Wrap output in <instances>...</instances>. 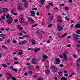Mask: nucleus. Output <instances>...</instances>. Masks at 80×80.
Instances as JSON below:
<instances>
[{"label": "nucleus", "instance_id": "1", "mask_svg": "<svg viewBox=\"0 0 80 80\" xmlns=\"http://www.w3.org/2000/svg\"><path fill=\"white\" fill-rule=\"evenodd\" d=\"M13 18L11 16L10 17L8 20V24H11L13 22Z\"/></svg>", "mask_w": 80, "mask_h": 80}, {"label": "nucleus", "instance_id": "2", "mask_svg": "<svg viewBox=\"0 0 80 80\" xmlns=\"http://www.w3.org/2000/svg\"><path fill=\"white\" fill-rule=\"evenodd\" d=\"M55 60V63H54L55 65L58 64L60 63V59H59V58H56Z\"/></svg>", "mask_w": 80, "mask_h": 80}, {"label": "nucleus", "instance_id": "3", "mask_svg": "<svg viewBox=\"0 0 80 80\" xmlns=\"http://www.w3.org/2000/svg\"><path fill=\"white\" fill-rule=\"evenodd\" d=\"M27 42V41L24 40V41H22L20 42H19V45H25Z\"/></svg>", "mask_w": 80, "mask_h": 80}, {"label": "nucleus", "instance_id": "4", "mask_svg": "<svg viewBox=\"0 0 80 80\" xmlns=\"http://www.w3.org/2000/svg\"><path fill=\"white\" fill-rule=\"evenodd\" d=\"M63 55L64 57V60H65V61H67V60H68V56L66 55V54L65 53H63Z\"/></svg>", "mask_w": 80, "mask_h": 80}, {"label": "nucleus", "instance_id": "5", "mask_svg": "<svg viewBox=\"0 0 80 80\" xmlns=\"http://www.w3.org/2000/svg\"><path fill=\"white\" fill-rule=\"evenodd\" d=\"M43 58L42 59V61L43 62L44 61H45L47 58H48V56L46 55H43L42 56Z\"/></svg>", "mask_w": 80, "mask_h": 80}, {"label": "nucleus", "instance_id": "6", "mask_svg": "<svg viewBox=\"0 0 80 80\" xmlns=\"http://www.w3.org/2000/svg\"><path fill=\"white\" fill-rule=\"evenodd\" d=\"M17 7L18 10V11H21L22 9L23 8V6L21 5H18Z\"/></svg>", "mask_w": 80, "mask_h": 80}, {"label": "nucleus", "instance_id": "7", "mask_svg": "<svg viewBox=\"0 0 80 80\" xmlns=\"http://www.w3.org/2000/svg\"><path fill=\"white\" fill-rule=\"evenodd\" d=\"M58 22H62V18L60 16H58L57 19Z\"/></svg>", "mask_w": 80, "mask_h": 80}, {"label": "nucleus", "instance_id": "8", "mask_svg": "<svg viewBox=\"0 0 80 80\" xmlns=\"http://www.w3.org/2000/svg\"><path fill=\"white\" fill-rule=\"evenodd\" d=\"M32 60H33L32 61V63H33V64H36L37 63L36 62H37V61H38L37 59L34 58L32 59Z\"/></svg>", "mask_w": 80, "mask_h": 80}, {"label": "nucleus", "instance_id": "9", "mask_svg": "<svg viewBox=\"0 0 80 80\" xmlns=\"http://www.w3.org/2000/svg\"><path fill=\"white\" fill-rule=\"evenodd\" d=\"M31 13V15H32V16H34L35 13V11H30Z\"/></svg>", "mask_w": 80, "mask_h": 80}, {"label": "nucleus", "instance_id": "10", "mask_svg": "<svg viewBox=\"0 0 80 80\" xmlns=\"http://www.w3.org/2000/svg\"><path fill=\"white\" fill-rule=\"evenodd\" d=\"M54 18V17H53L52 16H50L49 18V20H48V21H51L53 20Z\"/></svg>", "mask_w": 80, "mask_h": 80}, {"label": "nucleus", "instance_id": "11", "mask_svg": "<svg viewBox=\"0 0 80 80\" xmlns=\"http://www.w3.org/2000/svg\"><path fill=\"white\" fill-rule=\"evenodd\" d=\"M28 20L29 21H31L32 22V23H35V21L33 20V19L32 18H28Z\"/></svg>", "mask_w": 80, "mask_h": 80}, {"label": "nucleus", "instance_id": "12", "mask_svg": "<svg viewBox=\"0 0 80 80\" xmlns=\"http://www.w3.org/2000/svg\"><path fill=\"white\" fill-rule=\"evenodd\" d=\"M63 28L61 26H59V27H58V31H62V30H63Z\"/></svg>", "mask_w": 80, "mask_h": 80}, {"label": "nucleus", "instance_id": "13", "mask_svg": "<svg viewBox=\"0 0 80 80\" xmlns=\"http://www.w3.org/2000/svg\"><path fill=\"white\" fill-rule=\"evenodd\" d=\"M17 28L18 29H19L20 30H23V28L20 27V25H18Z\"/></svg>", "mask_w": 80, "mask_h": 80}, {"label": "nucleus", "instance_id": "14", "mask_svg": "<svg viewBox=\"0 0 80 80\" xmlns=\"http://www.w3.org/2000/svg\"><path fill=\"white\" fill-rule=\"evenodd\" d=\"M18 52H19V53L18 54V55H22L23 53V52L22 50H19L18 51Z\"/></svg>", "mask_w": 80, "mask_h": 80}, {"label": "nucleus", "instance_id": "15", "mask_svg": "<svg viewBox=\"0 0 80 80\" xmlns=\"http://www.w3.org/2000/svg\"><path fill=\"white\" fill-rule=\"evenodd\" d=\"M19 22L21 23H23L24 22V20H23V19L21 18L19 19Z\"/></svg>", "mask_w": 80, "mask_h": 80}, {"label": "nucleus", "instance_id": "16", "mask_svg": "<svg viewBox=\"0 0 80 80\" xmlns=\"http://www.w3.org/2000/svg\"><path fill=\"white\" fill-rule=\"evenodd\" d=\"M40 2L41 5H43V4H44V2H45V1L44 0H40Z\"/></svg>", "mask_w": 80, "mask_h": 80}, {"label": "nucleus", "instance_id": "17", "mask_svg": "<svg viewBox=\"0 0 80 80\" xmlns=\"http://www.w3.org/2000/svg\"><path fill=\"white\" fill-rule=\"evenodd\" d=\"M28 3L27 2H26L24 3V7L27 8L28 7Z\"/></svg>", "mask_w": 80, "mask_h": 80}, {"label": "nucleus", "instance_id": "18", "mask_svg": "<svg viewBox=\"0 0 80 80\" xmlns=\"http://www.w3.org/2000/svg\"><path fill=\"white\" fill-rule=\"evenodd\" d=\"M31 41L32 42V45H35V41L33 39H31Z\"/></svg>", "mask_w": 80, "mask_h": 80}, {"label": "nucleus", "instance_id": "19", "mask_svg": "<svg viewBox=\"0 0 80 80\" xmlns=\"http://www.w3.org/2000/svg\"><path fill=\"white\" fill-rule=\"evenodd\" d=\"M8 9L6 8H4L3 9V12H8Z\"/></svg>", "mask_w": 80, "mask_h": 80}, {"label": "nucleus", "instance_id": "20", "mask_svg": "<svg viewBox=\"0 0 80 80\" xmlns=\"http://www.w3.org/2000/svg\"><path fill=\"white\" fill-rule=\"evenodd\" d=\"M46 74H48L50 73V70H48L45 71Z\"/></svg>", "mask_w": 80, "mask_h": 80}, {"label": "nucleus", "instance_id": "21", "mask_svg": "<svg viewBox=\"0 0 80 80\" xmlns=\"http://www.w3.org/2000/svg\"><path fill=\"white\" fill-rule=\"evenodd\" d=\"M79 27H80V24H76L75 26V28H79Z\"/></svg>", "mask_w": 80, "mask_h": 80}, {"label": "nucleus", "instance_id": "22", "mask_svg": "<svg viewBox=\"0 0 80 80\" xmlns=\"http://www.w3.org/2000/svg\"><path fill=\"white\" fill-rule=\"evenodd\" d=\"M67 79L65 77H62L61 80H67Z\"/></svg>", "mask_w": 80, "mask_h": 80}, {"label": "nucleus", "instance_id": "23", "mask_svg": "<svg viewBox=\"0 0 80 80\" xmlns=\"http://www.w3.org/2000/svg\"><path fill=\"white\" fill-rule=\"evenodd\" d=\"M40 50V49L38 48V49H35L34 50V51L35 52H38V51H39V50Z\"/></svg>", "mask_w": 80, "mask_h": 80}, {"label": "nucleus", "instance_id": "24", "mask_svg": "<svg viewBox=\"0 0 80 80\" xmlns=\"http://www.w3.org/2000/svg\"><path fill=\"white\" fill-rule=\"evenodd\" d=\"M58 74L61 76H62V75H63V73L61 72H59L58 73Z\"/></svg>", "mask_w": 80, "mask_h": 80}, {"label": "nucleus", "instance_id": "25", "mask_svg": "<svg viewBox=\"0 0 80 80\" xmlns=\"http://www.w3.org/2000/svg\"><path fill=\"white\" fill-rule=\"evenodd\" d=\"M65 19L66 20H67V21H69L70 19L69 18H68V17L66 16L65 17Z\"/></svg>", "mask_w": 80, "mask_h": 80}, {"label": "nucleus", "instance_id": "26", "mask_svg": "<svg viewBox=\"0 0 80 80\" xmlns=\"http://www.w3.org/2000/svg\"><path fill=\"white\" fill-rule=\"evenodd\" d=\"M28 73L29 75H32V73H33V72H32V71H28Z\"/></svg>", "mask_w": 80, "mask_h": 80}, {"label": "nucleus", "instance_id": "27", "mask_svg": "<svg viewBox=\"0 0 80 80\" xmlns=\"http://www.w3.org/2000/svg\"><path fill=\"white\" fill-rule=\"evenodd\" d=\"M6 18H10V15H9V14H7L6 15Z\"/></svg>", "mask_w": 80, "mask_h": 80}, {"label": "nucleus", "instance_id": "28", "mask_svg": "<svg viewBox=\"0 0 80 80\" xmlns=\"http://www.w3.org/2000/svg\"><path fill=\"white\" fill-rule=\"evenodd\" d=\"M67 35V33H66V34H63L62 36V38H63V37H65V36H66Z\"/></svg>", "mask_w": 80, "mask_h": 80}, {"label": "nucleus", "instance_id": "29", "mask_svg": "<svg viewBox=\"0 0 80 80\" xmlns=\"http://www.w3.org/2000/svg\"><path fill=\"white\" fill-rule=\"evenodd\" d=\"M46 9H47V10H49V8H50V6H46Z\"/></svg>", "mask_w": 80, "mask_h": 80}, {"label": "nucleus", "instance_id": "30", "mask_svg": "<svg viewBox=\"0 0 80 80\" xmlns=\"http://www.w3.org/2000/svg\"><path fill=\"white\" fill-rule=\"evenodd\" d=\"M73 38H74V39L76 40H78V38L75 37V36H73Z\"/></svg>", "mask_w": 80, "mask_h": 80}, {"label": "nucleus", "instance_id": "31", "mask_svg": "<svg viewBox=\"0 0 80 80\" xmlns=\"http://www.w3.org/2000/svg\"><path fill=\"white\" fill-rule=\"evenodd\" d=\"M39 68H40V67H39V66L37 65L36 66V68L37 70L39 69Z\"/></svg>", "mask_w": 80, "mask_h": 80}, {"label": "nucleus", "instance_id": "32", "mask_svg": "<svg viewBox=\"0 0 80 80\" xmlns=\"http://www.w3.org/2000/svg\"><path fill=\"white\" fill-rule=\"evenodd\" d=\"M13 42L14 43H17V41L14 39H13Z\"/></svg>", "mask_w": 80, "mask_h": 80}, {"label": "nucleus", "instance_id": "33", "mask_svg": "<svg viewBox=\"0 0 80 80\" xmlns=\"http://www.w3.org/2000/svg\"><path fill=\"white\" fill-rule=\"evenodd\" d=\"M5 15L2 16L1 18H2V20H5Z\"/></svg>", "mask_w": 80, "mask_h": 80}, {"label": "nucleus", "instance_id": "34", "mask_svg": "<svg viewBox=\"0 0 80 80\" xmlns=\"http://www.w3.org/2000/svg\"><path fill=\"white\" fill-rule=\"evenodd\" d=\"M15 9H13L11 11V12L12 13V12H15Z\"/></svg>", "mask_w": 80, "mask_h": 80}, {"label": "nucleus", "instance_id": "35", "mask_svg": "<svg viewBox=\"0 0 80 80\" xmlns=\"http://www.w3.org/2000/svg\"><path fill=\"white\" fill-rule=\"evenodd\" d=\"M55 66H51L50 68L51 69H53V68L54 69L55 68Z\"/></svg>", "mask_w": 80, "mask_h": 80}, {"label": "nucleus", "instance_id": "36", "mask_svg": "<svg viewBox=\"0 0 80 80\" xmlns=\"http://www.w3.org/2000/svg\"><path fill=\"white\" fill-rule=\"evenodd\" d=\"M37 26H38V24H34V25L32 26L31 27H37Z\"/></svg>", "mask_w": 80, "mask_h": 80}, {"label": "nucleus", "instance_id": "37", "mask_svg": "<svg viewBox=\"0 0 80 80\" xmlns=\"http://www.w3.org/2000/svg\"><path fill=\"white\" fill-rule=\"evenodd\" d=\"M11 79L12 80H14L15 79H16V78L14 77H11Z\"/></svg>", "mask_w": 80, "mask_h": 80}, {"label": "nucleus", "instance_id": "38", "mask_svg": "<svg viewBox=\"0 0 80 80\" xmlns=\"http://www.w3.org/2000/svg\"><path fill=\"white\" fill-rule=\"evenodd\" d=\"M11 13L13 14V15H17V13L16 12H11Z\"/></svg>", "mask_w": 80, "mask_h": 80}, {"label": "nucleus", "instance_id": "39", "mask_svg": "<svg viewBox=\"0 0 80 80\" xmlns=\"http://www.w3.org/2000/svg\"><path fill=\"white\" fill-rule=\"evenodd\" d=\"M76 33H77V34H80V33L79 32V30L77 31L76 32Z\"/></svg>", "mask_w": 80, "mask_h": 80}, {"label": "nucleus", "instance_id": "40", "mask_svg": "<svg viewBox=\"0 0 80 80\" xmlns=\"http://www.w3.org/2000/svg\"><path fill=\"white\" fill-rule=\"evenodd\" d=\"M2 66L4 67H7V65L5 64H3Z\"/></svg>", "mask_w": 80, "mask_h": 80}, {"label": "nucleus", "instance_id": "41", "mask_svg": "<svg viewBox=\"0 0 80 80\" xmlns=\"http://www.w3.org/2000/svg\"><path fill=\"white\" fill-rule=\"evenodd\" d=\"M59 68H57L56 66H55L54 67V70H58Z\"/></svg>", "mask_w": 80, "mask_h": 80}, {"label": "nucleus", "instance_id": "42", "mask_svg": "<svg viewBox=\"0 0 80 80\" xmlns=\"http://www.w3.org/2000/svg\"><path fill=\"white\" fill-rule=\"evenodd\" d=\"M65 10H68V7H65Z\"/></svg>", "mask_w": 80, "mask_h": 80}, {"label": "nucleus", "instance_id": "43", "mask_svg": "<svg viewBox=\"0 0 80 80\" xmlns=\"http://www.w3.org/2000/svg\"><path fill=\"white\" fill-rule=\"evenodd\" d=\"M14 64H17L18 63V61H16L14 62Z\"/></svg>", "mask_w": 80, "mask_h": 80}, {"label": "nucleus", "instance_id": "44", "mask_svg": "<svg viewBox=\"0 0 80 80\" xmlns=\"http://www.w3.org/2000/svg\"><path fill=\"white\" fill-rule=\"evenodd\" d=\"M48 5H50V6H53V4L51 3H49Z\"/></svg>", "mask_w": 80, "mask_h": 80}, {"label": "nucleus", "instance_id": "45", "mask_svg": "<svg viewBox=\"0 0 80 80\" xmlns=\"http://www.w3.org/2000/svg\"><path fill=\"white\" fill-rule=\"evenodd\" d=\"M23 37L26 38H28V36L27 35H24L23 36Z\"/></svg>", "mask_w": 80, "mask_h": 80}, {"label": "nucleus", "instance_id": "46", "mask_svg": "<svg viewBox=\"0 0 80 80\" xmlns=\"http://www.w3.org/2000/svg\"><path fill=\"white\" fill-rule=\"evenodd\" d=\"M77 48H79L80 47V44H78L77 45Z\"/></svg>", "mask_w": 80, "mask_h": 80}, {"label": "nucleus", "instance_id": "47", "mask_svg": "<svg viewBox=\"0 0 80 80\" xmlns=\"http://www.w3.org/2000/svg\"><path fill=\"white\" fill-rule=\"evenodd\" d=\"M59 66L61 67H64V65H63L62 64H61L60 65H59Z\"/></svg>", "mask_w": 80, "mask_h": 80}, {"label": "nucleus", "instance_id": "48", "mask_svg": "<svg viewBox=\"0 0 80 80\" xmlns=\"http://www.w3.org/2000/svg\"><path fill=\"white\" fill-rule=\"evenodd\" d=\"M59 57L61 58H63V56H62L61 55H59Z\"/></svg>", "mask_w": 80, "mask_h": 80}, {"label": "nucleus", "instance_id": "49", "mask_svg": "<svg viewBox=\"0 0 80 80\" xmlns=\"http://www.w3.org/2000/svg\"><path fill=\"white\" fill-rule=\"evenodd\" d=\"M13 70L14 71H15V72H17V71H18V70H17V68H15L14 69H13Z\"/></svg>", "mask_w": 80, "mask_h": 80}, {"label": "nucleus", "instance_id": "50", "mask_svg": "<svg viewBox=\"0 0 80 80\" xmlns=\"http://www.w3.org/2000/svg\"><path fill=\"white\" fill-rule=\"evenodd\" d=\"M76 50L77 52H79L80 51V50L78 49H76Z\"/></svg>", "mask_w": 80, "mask_h": 80}, {"label": "nucleus", "instance_id": "51", "mask_svg": "<svg viewBox=\"0 0 80 80\" xmlns=\"http://www.w3.org/2000/svg\"><path fill=\"white\" fill-rule=\"evenodd\" d=\"M74 58H76V57H77V55H75V54H74L73 55Z\"/></svg>", "mask_w": 80, "mask_h": 80}, {"label": "nucleus", "instance_id": "52", "mask_svg": "<svg viewBox=\"0 0 80 80\" xmlns=\"http://www.w3.org/2000/svg\"><path fill=\"white\" fill-rule=\"evenodd\" d=\"M33 10H37V8H33L32 9Z\"/></svg>", "mask_w": 80, "mask_h": 80}, {"label": "nucleus", "instance_id": "53", "mask_svg": "<svg viewBox=\"0 0 80 80\" xmlns=\"http://www.w3.org/2000/svg\"><path fill=\"white\" fill-rule=\"evenodd\" d=\"M10 68H11L12 69V70H13L14 69L13 68V66H11Z\"/></svg>", "mask_w": 80, "mask_h": 80}, {"label": "nucleus", "instance_id": "54", "mask_svg": "<svg viewBox=\"0 0 80 80\" xmlns=\"http://www.w3.org/2000/svg\"><path fill=\"white\" fill-rule=\"evenodd\" d=\"M64 5H65L64 4H60V6H61V7H62V6H64Z\"/></svg>", "mask_w": 80, "mask_h": 80}, {"label": "nucleus", "instance_id": "55", "mask_svg": "<svg viewBox=\"0 0 80 80\" xmlns=\"http://www.w3.org/2000/svg\"><path fill=\"white\" fill-rule=\"evenodd\" d=\"M14 59L15 60H18V58H16V57H14Z\"/></svg>", "mask_w": 80, "mask_h": 80}, {"label": "nucleus", "instance_id": "56", "mask_svg": "<svg viewBox=\"0 0 80 80\" xmlns=\"http://www.w3.org/2000/svg\"><path fill=\"white\" fill-rule=\"evenodd\" d=\"M76 69H77V70H80V67H77L76 68Z\"/></svg>", "mask_w": 80, "mask_h": 80}, {"label": "nucleus", "instance_id": "57", "mask_svg": "<svg viewBox=\"0 0 80 80\" xmlns=\"http://www.w3.org/2000/svg\"><path fill=\"white\" fill-rule=\"evenodd\" d=\"M48 27H49V28L51 27H52V24H49L48 25Z\"/></svg>", "mask_w": 80, "mask_h": 80}, {"label": "nucleus", "instance_id": "58", "mask_svg": "<svg viewBox=\"0 0 80 80\" xmlns=\"http://www.w3.org/2000/svg\"><path fill=\"white\" fill-rule=\"evenodd\" d=\"M4 28H2L0 29V30H1V31H4Z\"/></svg>", "mask_w": 80, "mask_h": 80}, {"label": "nucleus", "instance_id": "59", "mask_svg": "<svg viewBox=\"0 0 80 80\" xmlns=\"http://www.w3.org/2000/svg\"><path fill=\"white\" fill-rule=\"evenodd\" d=\"M36 15H38V16L39 15V12H37L36 13Z\"/></svg>", "mask_w": 80, "mask_h": 80}, {"label": "nucleus", "instance_id": "60", "mask_svg": "<svg viewBox=\"0 0 80 80\" xmlns=\"http://www.w3.org/2000/svg\"><path fill=\"white\" fill-rule=\"evenodd\" d=\"M7 42L8 43H10V39L8 40L7 41Z\"/></svg>", "mask_w": 80, "mask_h": 80}, {"label": "nucleus", "instance_id": "61", "mask_svg": "<svg viewBox=\"0 0 80 80\" xmlns=\"http://www.w3.org/2000/svg\"><path fill=\"white\" fill-rule=\"evenodd\" d=\"M53 10H57L58 9V8L56 7V8H53Z\"/></svg>", "mask_w": 80, "mask_h": 80}, {"label": "nucleus", "instance_id": "62", "mask_svg": "<svg viewBox=\"0 0 80 80\" xmlns=\"http://www.w3.org/2000/svg\"><path fill=\"white\" fill-rule=\"evenodd\" d=\"M74 21L73 20H72L71 21V23H74Z\"/></svg>", "mask_w": 80, "mask_h": 80}, {"label": "nucleus", "instance_id": "63", "mask_svg": "<svg viewBox=\"0 0 80 80\" xmlns=\"http://www.w3.org/2000/svg\"><path fill=\"white\" fill-rule=\"evenodd\" d=\"M54 78H55V80H58V78H57V77H55Z\"/></svg>", "mask_w": 80, "mask_h": 80}, {"label": "nucleus", "instance_id": "64", "mask_svg": "<svg viewBox=\"0 0 80 80\" xmlns=\"http://www.w3.org/2000/svg\"><path fill=\"white\" fill-rule=\"evenodd\" d=\"M19 38V39H22V38H23V37H20Z\"/></svg>", "mask_w": 80, "mask_h": 80}]
</instances>
